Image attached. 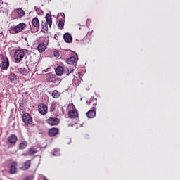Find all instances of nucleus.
<instances>
[{"mask_svg": "<svg viewBox=\"0 0 180 180\" xmlns=\"http://www.w3.org/2000/svg\"><path fill=\"white\" fill-rule=\"evenodd\" d=\"M25 57V51L22 49H18L14 53L15 63H20Z\"/></svg>", "mask_w": 180, "mask_h": 180, "instance_id": "obj_1", "label": "nucleus"}, {"mask_svg": "<svg viewBox=\"0 0 180 180\" xmlns=\"http://www.w3.org/2000/svg\"><path fill=\"white\" fill-rule=\"evenodd\" d=\"M22 120L25 126H29L33 123V119L28 112H25L22 115Z\"/></svg>", "mask_w": 180, "mask_h": 180, "instance_id": "obj_2", "label": "nucleus"}, {"mask_svg": "<svg viewBox=\"0 0 180 180\" xmlns=\"http://www.w3.org/2000/svg\"><path fill=\"white\" fill-rule=\"evenodd\" d=\"M26 23L25 22H20L18 25H17L14 28H12L11 30V33L13 34H16V33H20L23 29L26 27Z\"/></svg>", "mask_w": 180, "mask_h": 180, "instance_id": "obj_3", "label": "nucleus"}, {"mask_svg": "<svg viewBox=\"0 0 180 180\" xmlns=\"http://www.w3.org/2000/svg\"><path fill=\"white\" fill-rule=\"evenodd\" d=\"M13 15H14L15 19H20V18H23L26 15V12L21 8H15L13 11Z\"/></svg>", "mask_w": 180, "mask_h": 180, "instance_id": "obj_4", "label": "nucleus"}, {"mask_svg": "<svg viewBox=\"0 0 180 180\" xmlns=\"http://www.w3.org/2000/svg\"><path fill=\"white\" fill-rule=\"evenodd\" d=\"M0 68L3 71H6L9 68V59H8V57L3 58V60L0 63Z\"/></svg>", "mask_w": 180, "mask_h": 180, "instance_id": "obj_5", "label": "nucleus"}, {"mask_svg": "<svg viewBox=\"0 0 180 180\" xmlns=\"http://www.w3.org/2000/svg\"><path fill=\"white\" fill-rule=\"evenodd\" d=\"M32 26L35 32H39V30H40V20H39L37 17H35L32 20Z\"/></svg>", "mask_w": 180, "mask_h": 180, "instance_id": "obj_6", "label": "nucleus"}, {"mask_svg": "<svg viewBox=\"0 0 180 180\" xmlns=\"http://www.w3.org/2000/svg\"><path fill=\"white\" fill-rule=\"evenodd\" d=\"M46 122L50 126H57L60 123V119L50 117L46 120Z\"/></svg>", "mask_w": 180, "mask_h": 180, "instance_id": "obj_7", "label": "nucleus"}, {"mask_svg": "<svg viewBox=\"0 0 180 180\" xmlns=\"http://www.w3.org/2000/svg\"><path fill=\"white\" fill-rule=\"evenodd\" d=\"M49 82H52V84H54L55 85H60V82H61V79L60 78H58L56 75H51L48 77Z\"/></svg>", "mask_w": 180, "mask_h": 180, "instance_id": "obj_8", "label": "nucleus"}, {"mask_svg": "<svg viewBox=\"0 0 180 180\" xmlns=\"http://www.w3.org/2000/svg\"><path fill=\"white\" fill-rule=\"evenodd\" d=\"M59 133L60 129L56 127L50 128L48 131V135L49 137H56V136H57V134Z\"/></svg>", "mask_w": 180, "mask_h": 180, "instance_id": "obj_9", "label": "nucleus"}, {"mask_svg": "<svg viewBox=\"0 0 180 180\" xmlns=\"http://www.w3.org/2000/svg\"><path fill=\"white\" fill-rule=\"evenodd\" d=\"M47 105L44 103H41L38 105V112H39L41 115H46V113H47Z\"/></svg>", "mask_w": 180, "mask_h": 180, "instance_id": "obj_10", "label": "nucleus"}, {"mask_svg": "<svg viewBox=\"0 0 180 180\" xmlns=\"http://www.w3.org/2000/svg\"><path fill=\"white\" fill-rule=\"evenodd\" d=\"M61 18H59V22L58 25V29H64V23L65 22V14L60 13Z\"/></svg>", "mask_w": 180, "mask_h": 180, "instance_id": "obj_11", "label": "nucleus"}, {"mask_svg": "<svg viewBox=\"0 0 180 180\" xmlns=\"http://www.w3.org/2000/svg\"><path fill=\"white\" fill-rule=\"evenodd\" d=\"M7 141L9 144L15 146V143H18V136L15 134H11L7 138Z\"/></svg>", "mask_w": 180, "mask_h": 180, "instance_id": "obj_12", "label": "nucleus"}, {"mask_svg": "<svg viewBox=\"0 0 180 180\" xmlns=\"http://www.w3.org/2000/svg\"><path fill=\"white\" fill-rule=\"evenodd\" d=\"M68 116L70 119L78 118V110H77V109H72V110H69Z\"/></svg>", "mask_w": 180, "mask_h": 180, "instance_id": "obj_13", "label": "nucleus"}, {"mask_svg": "<svg viewBox=\"0 0 180 180\" xmlns=\"http://www.w3.org/2000/svg\"><path fill=\"white\" fill-rule=\"evenodd\" d=\"M32 167V160H26L20 167L21 171H27Z\"/></svg>", "mask_w": 180, "mask_h": 180, "instance_id": "obj_14", "label": "nucleus"}, {"mask_svg": "<svg viewBox=\"0 0 180 180\" xmlns=\"http://www.w3.org/2000/svg\"><path fill=\"white\" fill-rule=\"evenodd\" d=\"M16 167H18V162H13L10 167V174L13 175L18 172V168H16Z\"/></svg>", "mask_w": 180, "mask_h": 180, "instance_id": "obj_15", "label": "nucleus"}, {"mask_svg": "<svg viewBox=\"0 0 180 180\" xmlns=\"http://www.w3.org/2000/svg\"><path fill=\"white\" fill-rule=\"evenodd\" d=\"M86 115L89 119H92L94 116H96V108L93 107L92 110H90L86 112Z\"/></svg>", "mask_w": 180, "mask_h": 180, "instance_id": "obj_16", "label": "nucleus"}, {"mask_svg": "<svg viewBox=\"0 0 180 180\" xmlns=\"http://www.w3.org/2000/svg\"><path fill=\"white\" fill-rule=\"evenodd\" d=\"M17 74H20V75L26 76L27 74H29V71L25 68H18L16 70Z\"/></svg>", "mask_w": 180, "mask_h": 180, "instance_id": "obj_17", "label": "nucleus"}, {"mask_svg": "<svg viewBox=\"0 0 180 180\" xmlns=\"http://www.w3.org/2000/svg\"><path fill=\"white\" fill-rule=\"evenodd\" d=\"M41 30L43 33H47L49 32V24L46 22H42L41 25Z\"/></svg>", "mask_w": 180, "mask_h": 180, "instance_id": "obj_18", "label": "nucleus"}, {"mask_svg": "<svg viewBox=\"0 0 180 180\" xmlns=\"http://www.w3.org/2000/svg\"><path fill=\"white\" fill-rule=\"evenodd\" d=\"M67 63L70 65H77V58H75L74 56H72L67 60Z\"/></svg>", "mask_w": 180, "mask_h": 180, "instance_id": "obj_19", "label": "nucleus"}, {"mask_svg": "<svg viewBox=\"0 0 180 180\" xmlns=\"http://www.w3.org/2000/svg\"><path fill=\"white\" fill-rule=\"evenodd\" d=\"M63 39L66 43H71L72 41V37L69 33H65L63 35Z\"/></svg>", "mask_w": 180, "mask_h": 180, "instance_id": "obj_20", "label": "nucleus"}, {"mask_svg": "<svg viewBox=\"0 0 180 180\" xmlns=\"http://www.w3.org/2000/svg\"><path fill=\"white\" fill-rule=\"evenodd\" d=\"M55 72L56 74V75H59L61 76L62 74H64V68H63V66H58L56 70H55Z\"/></svg>", "mask_w": 180, "mask_h": 180, "instance_id": "obj_21", "label": "nucleus"}, {"mask_svg": "<svg viewBox=\"0 0 180 180\" xmlns=\"http://www.w3.org/2000/svg\"><path fill=\"white\" fill-rule=\"evenodd\" d=\"M51 96L54 99H58V98L61 96V92L58 91V90H53L52 91Z\"/></svg>", "mask_w": 180, "mask_h": 180, "instance_id": "obj_22", "label": "nucleus"}, {"mask_svg": "<svg viewBox=\"0 0 180 180\" xmlns=\"http://www.w3.org/2000/svg\"><path fill=\"white\" fill-rule=\"evenodd\" d=\"M46 23L49 25V27H51V25H53V20L51 19V15L46 14Z\"/></svg>", "mask_w": 180, "mask_h": 180, "instance_id": "obj_23", "label": "nucleus"}, {"mask_svg": "<svg viewBox=\"0 0 180 180\" xmlns=\"http://www.w3.org/2000/svg\"><path fill=\"white\" fill-rule=\"evenodd\" d=\"M37 49L39 51V53H43V51H46V44L44 43L39 44L37 47Z\"/></svg>", "mask_w": 180, "mask_h": 180, "instance_id": "obj_24", "label": "nucleus"}, {"mask_svg": "<svg viewBox=\"0 0 180 180\" xmlns=\"http://www.w3.org/2000/svg\"><path fill=\"white\" fill-rule=\"evenodd\" d=\"M27 147V141H24L19 144V150H25Z\"/></svg>", "mask_w": 180, "mask_h": 180, "instance_id": "obj_25", "label": "nucleus"}, {"mask_svg": "<svg viewBox=\"0 0 180 180\" xmlns=\"http://www.w3.org/2000/svg\"><path fill=\"white\" fill-rule=\"evenodd\" d=\"M37 153V150L36 148L31 147L28 149L29 155H34Z\"/></svg>", "mask_w": 180, "mask_h": 180, "instance_id": "obj_26", "label": "nucleus"}, {"mask_svg": "<svg viewBox=\"0 0 180 180\" xmlns=\"http://www.w3.org/2000/svg\"><path fill=\"white\" fill-rule=\"evenodd\" d=\"M8 78L10 81H16L18 79V77H16V75L15 73H11L8 76Z\"/></svg>", "mask_w": 180, "mask_h": 180, "instance_id": "obj_27", "label": "nucleus"}, {"mask_svg": "<svg viewBox=\"0 0 180 180\" xmlns=\"http://www.w3.org/2000/svg\"><path fill=\"white\" fill-rule=\"evenodd\" d=\"M98 103L96 99L95 98H91L89 101V105H92V106H96V104Z\"/></svg>", "mask_w": 180, "mask_h": 180, "instance_id": "obj_28", "label": "nucleus"}, {"mask_svg": "<svg viewBox=\"0 0 180 180\" xmlns=\"http://www.w3.org/2000/svg\"><path fill=\"white\" fill-rule=\"evenodd\" d=\"M56 111V104H51L50 106V112L53 113V112Z\"/></svg>", "mask_w": 180, "mask_h": 180, "instance_id": "obj_29", "label": "nucleus"}, {"mask_svg": "<svg viewBox=\"0 0 180 180\" xmlns=\"http://www.w3.org/2000/svg\"><path fill=\"white\" fill-rule=\"evenodd\" d=\"M53 54L56 57H60V53L58 52V51H53Z\"/></svg>", "mask_w": 180, "mask_h": 180, "instance_id": "obj_30", "label": "nucleus"}, {"mask_svg": "<svg viewBox=\"0 0 180 180\" xmlns=\"http://www.w3.org/2000/svg\"><path fill=\"white\" fill-rule=\"evenodd\" d=\"M73 71H74V69L68 70L67 75H70V74H71V72Z\"/></svg>", "mask_w": 180, "mask_h": 180, "instance_id": "obj_31", "label": "nucleus"}, {"mask_svg": "<svg viewBox=\"0 0 180 180\" xmlns=\"http://www.w3.org/2000/svg\"><path fill=\"white\" fill-rule=\"evenodd\" d=\"M24 180H33V179H32V176H27V177H25V178L24 179Z\"/></svg>", "mask_w": 180, "mask_h": 180, "instance_id": "obj_32", "label": "nucleus"}, {"mask_svg": "<svg viewBox=\"0 0 180 180\" xmlns=\"http://www.w3.org/2000/svg\"><path fill=\"white\" fill-rule=\"evenodd\" d=\"M38 13H39V15H40V13H43V11L40 10V12Z\"/></svg>", "mask_w": 180, "mask_h": 180, "instance_id": "obj_33", "label": "nucleus"}, {"mask_svg": "<svg viewBox=\"0 0 180 180\" xmlns=\"http://www.w3.org/2000/svg\"><path fill=\"white\" fill-rule=\"evenodd\" d=\"M88 137H89V135L86 134V135L85 136V138H86V139H88Z\"/></svg>", "mask_w": 180, "mask_h": 180, "instance_id": "obj_34", "label": "nucleus"}, {"mask_svg": "<svg viewBox=\"0 0 180 180\" xmlns=\"http://www.w3.org/2000/svg\"><path fill=\"white\" fill-rule=\"evenodd\" d=\"M86 103H88V101H86Z\"/></svg>", "mask_w": 180, "mask_h": 180, "instance_id": "obj_35", "label": "nucleus"}]
</instances>
